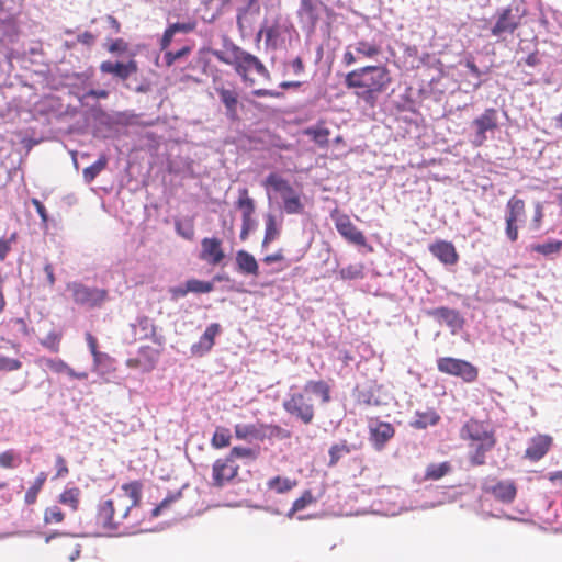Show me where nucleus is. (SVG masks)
<instances>
[{"label": "nucleus", "instance_id": "obj_39", "mask_svg": "<svg viewBox=\"0 0 562 562\" xmlns=\"http://www.w3.org/2000/svg\"><path fill=\"white\" fill-rule=\"evenodd\" d=\"M61 334L50 331L47 336L40 340V344L53 353H57L60 349Z\"/></svg>", "mask_w": 562, "mask_h": 562}, {"label": "nucleus", "instance_id": "obj_62", "mask_svg": "<svg viewBox=\"0 0 562 562\" xmlns=\"http://www.w3.org/2000/svg\"><path fill=\"white\" fill-rule=\"evenodd\" d=\"M11 322L14 324V326L18 327V330L21 333V335H23V336L30 335L27 324L23 318H14Z\"/></svg>", "mask_w": 562, "mask_h": 562}, {"label": "nucleus", "instance_id": "obj_34", "mask_svg": "<svg viewBox=\"0 0 562 562\" xmlns=\"http://www.w3.org/2000/svg\"><path fill=\"white\" fill-rule=\"evenodd\" d=\"M231 431L225 427H216L213 437L211 439V445L215 449H222L228 447L231 445Z\"/></svg>", "mask_w": 562, "mask_h": 562}, {"label": "nucleus", "instance_id": "obj_32", "mask_svg": "<svg viewBox=\"0 0 562 562\" xmlns=\"http://www.w3.org/2000/svg\"><path fill=\"white\" fill-rule=\"evenodd\" d=\"M236 205L241 211V217L252 216L255 212V202L249 196L247 189L240 190Z\"/></svg>", "mask_w": 562, "mask_h": 562}, {"label": "nucleus", "instance_id": "obj_28", "mask_svg": "<svg viewBox=\"0 0 562 562\" xmlns=\"http://www.w3.org/2000/svg\"><path fill=\"white\" fill-rule=\"evenodd\" d=\"M452 470L451 463L445 461L441 463H430L427 465L425 471V480L437 481L446 476Z\"/></svg>", "mask_w": 562, "mask_h": 562}, {"label": "nucleus", "instance_id": "obj_58", "mask_svg": "<svg viewBox=\"0 0 562 562\" xmlns=\"http://www.w3.org/2000/svg\"><path fill=\"white\" fill-rule=\"evenodd\" d=\"M173 36H175V33L168 26L165 30L162 37L160 40V49L161 50H167V48L170 46V44L172 42Z\"/></svg>", "mask_w": 562, "mask_h": 562}, {"label": "nucleus", "instance_id": "obj_2", "mask_svg": "<svg viewBox=\"0 0 562 562\" xmlns=\"http://www.w3.org/2000/svg\"><path fill=\"white\" fill-rule=\"evenodd\" d=\"M392 81L390 70L384 65H368L356 68L345 76V86L366 105L374 108L378 97Z\"/></svg>", "mask_w": 562, "mask_h": 562}, {"label": "nucleus", "instance_id": "obj_15", "mask_svg": "<svg viewBox=\"0 0 562 562\" xmlns=\"http://www.w3.org/2000/svg\"><path fill=\"white\" fill-rule=\"evenodd\" d=\"M100 71L103 74H111L119 78L120 80L125 81L132 75L138 72V64L135 59H130L127 63L115 61L112 63L110 60L102 61L100 64Z\"/></svg>", "mask_w": 562, "mask_h": 562}, {"label": "nucleus", "instance_id": "obj_53", "mask_svg": "<svg viewBox=\"0 0 562 562\" xmlns=\"http://www.w3.org/2000/svg\"><path fill=\"white\" fill-rule=\"evenodd\" d=\"M169 29L172 30V32L175 34L178 32L189 33L195 29V23L194 22H187V23L177 22V23L169 25Z\"/></svg>", "mask_w": 562, "mask_h": 562}, {"label": "nucleus", "instance_id": "obj_16", "mask_svg": "<svg viewBox=\"0 0 562 562\" xmlns=\"http://www.w3.org/2000/svg\"><path fill=\"white\" fill-rule=\"evenodd\" d=\"M221 330L222 328L218 323H212L209 325L199 341L191 346V353L193 356L202 357L211 351L215 344V337L221 333Z\"/></svg>", "mask_w": 562, "mask_h": 562}, {"label": "nucleus", "instance_id": "obj_1", "mask_svg": "<svg viewBox=\"0 0 562 562\" xmlns=\"http://www.w3.org/2000/svg\"><path fill=\"white\" fill-rule=\"evenodd\" d=\"M143 484L139 481L125 483L120 492L98 504L93 521L98 533H111L125 526L132 510L140 505Z\"/></svg>", "mask_w": 562, "mask_h": 562}, {"label": "nucleus", "instance_id": "obj_49", "mask_svg": "<svg viewBox=\"0 0 562 562\" xmlns=\"http://www.w3.org/2000/svg\"><path fill=\"white\" fill-rule=\"evenodd\" d=\"M106 49L111 54H125L128 49V43L123 38L111 40Z\"/></svg>", "mask_w": 562, "mask_h": 562}, {"label": "nucleus", "instance_id": "obj_52", "mask_svg": "<svg viewBox=\"0 0 562 562\" xmlns=\"http://www.w3.org/2000/svg\"><path fill=\"white\" fill-rule=\"evenodd\" d=\"M340 276L344 279H357L362 276V270L359 266H348L340 270Z\"/></svg>", "mask_w": 562, "mask_h": 562}, {"label": "nucleus", "instance_id": "obj_21", "mask_svg": "<svg viewBox=\"0 0 562 562\" xmlns=\"http://www.w3.org/2000/svg\"><path fill=\"white\" fill-rule=\"evenodd\" d=\"M426 314L439 323H445L451 328H460L463 324V319L460 313L449 307H437L428 310Z\"/></svg>", "mask_w": 562, "mask_h": 562}, {"label": "nucleus", "instance_id": "obj_4", "mask_svg": "<svg viewBox=\"0 0 562 562\" xmlns=\"http://www.w3.org/2000/svg\"><path fill=\"white\" fill-rule=\"evenodd\" d=\"M330 392L331 387L326 381L308 380L301 392L290 394L289 398L283 402V408L291 416L308 425L315 416V408L310 394L318 396L323 404H327L331 401Z\"/></svg>", "mask_w": 562, "mask_h": 562}, {"label": "nucleus", "instance_id": "obj_54", "mask_svg": "<svg viewBox=\"0 0 562 562\" xmlns=\"http://www.w3.org/2000/svg\"><path fill=\"white\" fill-rule=\"evenodd\" d=\"M251 94L255 97H259V98L269 97V98H277V99L283 98V95H284L280 91L269 90V89H256V90L251 91Z\"/></svg>", "mask_w": 562, "mask_h": 562}, {"label": "nucleus", "instance_id": "obj_50", "mask_svg": "<svg viewBox=\"0 0 562 562\" xmlns=\"http://www.w3.org/2000/svg\"><path fill=\"white\" fill-rule=\"evenodd\" d=\"M56 474L55 479L65 477L69 473L67 461L63 456H57L55 459Z\"/></svg>", "mask_w": 562, "mask_h": 562}, {"label": "nucleus", "instance_id": "obj_64", "mask_svg": "<svg viewBox=\"0 0 562 562\" xmlns=\"http://www.w3.org/2000/svg\"><path fill=\"white\" fill-rule=\"evenodd\" d=\"M86 341L88 344L90 352L91 353H97V351H98V340H97V338L92 334L87 333L86 334Z\"/></svg>", "mask_w": 562, "mask_h": 562}, {"label": "nucleus", "instance_id": "obj_12", "mask_svg": "<svg viewBox=\"0 0 562 562\" xmlns=\"http://www.w3.org/2000/svg\"><path fill=\"white\" fill-rule=\"evenodd\" d=\"M482 491L502 503H510L516 496V486L512 481L486 479L482 484Z\"/></svg>", "mask_w": 562, "mask_h": 562}, {"label": "nucleus", "instance_id": "obj_36", "mask_svg": "<svg viewBox=\"0 0 562 562\" xmlns=\"http://www.w3.org/2000/svg\"><path fill=\"white\" fill-rule=\"evenodd\" d=\"M175 228L178 235L187 240H193L195 235L194 222L192 218L178 220L175 223Z\"/></svg>", "mask_w": 562, "mask_h": 562}, {"label": "nucleus", "instance_id": "obj_6", "mask_svg": "<svg viewBox=\"0 0 562 562\" xmlns=\"http://www.w3.org/2000/svg\"><path fill=\"white\" fill-rule=\"evenodd\" d=\"M67 290L71 293L74 303L89 308L102 306L109 297L108 290L90 288L81 282H69L67 284Z\"/></svg>", "mask_w": 562, "mask_h": 562}, {"label": "nucleus", "instance_id": "obj_59", "mask_svg": "<svg viewBox=\"0 0 562 562\" xmlns=\"http://www.w3.org/2000/svg\"><path fill=\"white\" fill-rule=\"evenodd\" d=\"M77 41L81 44H85L87 46H91L95 42V35H93L91 32L86 31L77 36Z\"/></svg>", "mask_w": 562, "mask_h": 562}, {"label": "nucleus", "instance_id": "obj_37", "mask_svg": "<svg viewBox=\"0 0 562 562\" xmlns=\"http://www.w3.org/2000/svg\"><path fill=\"white\" fill-rule=\"evenodd\" d=\"M314 502L315 498L312 492L310 490L304 491L303 494L293 502L292 507L288 513V517L292 518L295 513L304 509Z\"/></svg>", "mask_w": 562, "mask_h": 562}, {"label": "nucleus", "instance_id": "obj_9", "mask_svg": "<svg viewBox=\"0 0 562 562\" xmlns=\"http://www.w3.org/2000/svg\"><path fill=\"white\" fill-rule=\"evenodd\" d=\"M473 128L472 144L476 147L482 146L486 140V132L494 131L497 127V111L495 109H486L480 116L471 123Z\"/></svg>", "mask_w": 562, "mask_h": 562}, {"label": "nucleus", "instance_id": "obj_61", "mask_svg": "<svg viewBox=\"0 0 562 562\" xmlns=\"http://www.w3.org/2000/svg\"><path fill=\"white\" fill-rule=\"evenodd\" d=\"M282 260H284V255L281 249H279L278 251H276L271 255H268L263 258V262L267 265H271L273 262H278V261H282Z\"/></svg>", "mask_w": 562, "mask_h": 562}, {"label": "nucleus", "instance_id": "obj_26", "mask_svg": "<svg viewBox=\"0 0 562 562\" xmlns=\"http://www.w3.org/2000/svg\"><path fill=\"white\" fill-rule=\"evenodd\" d=\"M81 491L79 487L65 488L58 496V503L70 508L71 512H77L80 506Z\"/></svg>", "mask_w": 562, "mask_h": 562}, {"label": "nucleus", "instance_id": "obj_20", "mask_svg": "<svg viewBox=\"0 0 562 562\" xmlns=\"http://www.w3.org/2000/svg\"><path fill=\"white\" fill-rule=\"evenodd\" d=\"M553 446V437L547 434H538L529 440V460L539 461Z\"/></svg>", "mask_w": 562, "mask_h": 562}, {"label": "nucleus", "instance_id": "obj_42", "mask_svg": "<svg viewBox=\"0 0 562 562\" xmlns=\"http://www.w3.org/2000/svg\"><path fill=\"white\" fill-rule=\"evenodd\" d=\"M192 52V46H183L177 52L166 50L164 55V60L166 66H172L178 59L184 58Z\"/></svg>", "mask_w": 562, "mask_h": 562}, {"label": "nucleus", "instance_id": "obj_43", "mask_svg": "<svg viewBox=\"0 0 562 562\" xmlns=\"http://www.w3.org/2000/svg\"><path fill=\"white\" fill-rule=\"evenodd\" d=\"M350 452V448L346 442L337 443L331 446L329 449V465L333 467L337 464V462L341 459L344 454H348Z\"/></svg>", "mask_w": 562, "mask_h": 562}, {"label": "nucleus", "instance_id": "obj_11", "mask_svg": "<svg viewBox=\"0 0 562 562\" xmlns=\"http://www.w3.org/2000/svg\"><path fill=\"white\" fill-rule=\"evenodd\" d=\"M239 467L227 456L215 460L212 465V485L221 488L238 475Z\"/></svg>", "mask_w": 562, "mask_h": 562}, {"label": "nucleus", "instance_id": "obj_8", "mask_svg": "<svg viewBox=\"0 0 562 562\" xmlns=\"http://www.w3.org/2000/svg\"><path fill=\"white\" fill-rule=\"evenodd\" d=\"M382 53V47L374 41L360 40L349 45L342 55L345 66H351L362 59H374Z\"/></svg>", "mask_w": 562, "mask_h": 562}, {"label": "nucleus", "instance_id": "obj_14", "mask_svg": "<svg viewBox=\"0 0 562 562\" xmlns=\"http://www.w3.org/2000/svg\"><path fill=\"white\" fill-rule=\"evenodd\" d=\"M215 91L220 97L221 102L225 106L226 116L228 120L235 122L239 120L238 115V92L236 89L227 88L223 82L215 85Z\"/></svg>", "mask_w": 562, "mask_h": 562}, {"label": "nucleus", "instance_id": "obj_22", "mask_svg": "<svg viewBox=\"0 0 562 562\" xmlns=\"http://www.w3.org/2000/svg\"><path fill=\"white\" fill-rule=\"evenodd\" d=\"M266 428L267 426L263 424H236L234 432L239 440H262L266 436Z\"/></svg>", "mask_w": 562, "mask_h": 562}, {"label": "nucleus", "instance_id": "obj_40", "mask_svg": "<svg viewBox=\"0 0 562 562\" xmlns=\"http://www.w3.org/2000/svg\"><path fill=\"white\" fill-rule=\"evenodd\" d=\"M265 186L272 188L274 191L281 194L285 189L289 190L290 183L278 173L272 172L266 178Z\"/></svg>", "mask_w": 562, "mask_h": 562}, {"label": "nucleus", "instance_id": "obj_5", "mask_svg": "<svg viewBox=\"0 0 562 562\" xmlns=\"http://www.w3.org/2000/svg\"><path fill=\"white\" fill-rule=\"evenodd\" d=\"M460 438L468 442V458L473 467L486 463V454L496 445L493 429L484 422L469 419L460 430Z\"/></svg>", "mask_w": 562, "mask_h": 562}, {"label": "nucleus", "instance_id": "obj_44", "mask_svg": "<svg viewBox=\"0 0 562 562\" xmlns=\"http://www.w3.org/2000/svg\"><path fill=\"white\" fill-rule=\"evenodd\" d=\"M228 458H232V461L235 462L236 459L238 458H246V459H256L257 458V453L254 449L251 448H246V447H240V446H237V447H234L231 449L229 453L227 454Z\"/></svg>", "mask_w": 562, "mask_h": 562}, {"label": "nucleus", "instance_id": "obj_7", "mask_svg": "<svg viewBox=\"0 0 562 562\" xmlns=\"http://www.w3.org/2000/svg\"><path fill=\"white\" fill-rule=\"evenodd\" d=\"M439 372L460 378L465 383H473L479 378V369L471 362L453 357H441L437 360Z\"/></svg>", "mask_w": 562, "mask_h": 562}, {"label": "nucleus", "instance_id": "obj_60", "mask_svg": "<svg viewBox=\"0 0 562 562\" xmlns=\"http://www.w3.org/2000/svg\"><path fill=\"white\" fill-rule=\"evenodd\" d=\"M169 292L175 300L184 297L189 293V290H187V282L183 285L171 288Z\"/></svg>", "mask_w": 562, "mask_h": 562}, {"label": "nucleus", "instance_id": "obj_45", "mask_svg": "<svg viewBox=\"0 0 562 562\" xmlns=\"http://www.w3.org/2000/svg\"><path fill=\"white\" fill-rule=\"evenodd\" d=\"M181 497V493H173L169 496H167L165 499H162L153 510H151V517L156 518L161 513L170 507L172 503L178 501Z\"/></svg>", "mask_w": 562, "mask_h": 562}, {"label": "nucleus", "instance_id": "obj_63", "mask_svg": "<svg viewBox=\"0 0 562 562\" xmlns=\"http://www.w3.org/2000/svg\"><path fill=\"white\" fill-rule=\"evenodd\" d=\"M291 68L295 75H301L305 70V66L303 59L301 57H296L291 61Z\"/></svg>", "mask_w": 562, "mask_h": 562}, {"label": "nucleus", "instance_id": "obj_56", "mask_svg": "<svg viewBox=\"0 0 562 562\" xmlns=\"http://www.w3.org/2000/svg\"><path fill=\"white\" fill-rule=\"evenodd\" d=\"M301 10L304 14H306L311 20H315V4L313 0H302Z\"/></svg>", "mask_w": 562, "mask_h": 562}, {"label": "nucleus", "instance_id": "obj_38", "mask_svg": "<svg viewBox=\"0 0 562 562\" xmlns=\"http://www.w3.org/2000/svg\"><path fill=\"white\" fill-rule=\"evenodd\" d=\"M279 233L280 232L276 223V217L272 214H268L266 218V231L262 240V246H267L273 240H276L279 236Z\"/></svg>", "mask_w": 562, "mask_h": 562}, {"label": "nucleus", "instance_id": "obj_46", "mask_svg": "<svg viewBox=\"0 0 562 562\" xmlns=\"http://www.w3.org/2000/svg\"><path fill=\"white\" fill-rule=\"evenodd\" d=\"M21 368H22V362L19 359L0 356V371L1 372L18 371Z\"/></svg>", "mask_w": 562, "mask_h": 562}, {"label": "nucleus", "instance_id": "obj_35", "mask_svg": "<svg viewBox=\"0 0 562 562\" xmlns=\"http://www.w3.org/2000/svg\"><path fill=\"white\" fill-rule=\"evenodd\" d=\"M65 513L57 505L48 506L43 514V521L46 525H58L65 520Z\"/></svg>", "mask_w": 562, "mask_h": 562}, {"label": "nucleus", "instance_id": "obj_51", "mask_svg": "<svg viewBox=\"0 0 562 562\" xmlns=\"http://www.w3.org/2000/svg\"><path fill=\"white\" fill-rule=\"evenodd\" d=\"M515 222H516V216H515L514 212L510 211L509 215L506 218V223H507L506 233H507V236L509 237V239L513 241L517 239V235H518L517 226L515 225Z\"/></svg>", "mask_w": 562, "mask_h": 562}, {"label": "nucleus", "instance_id": "obj_24", "mask_svg": "<svg viewBox=\"0 0 562 562\" xmlns=\"http://www.w3.org/2000/svg\"><path fill=\"white\" fill-rule=\"evenodd\" d=\"M517 26V21L515 16L512 14L510 9H505L501 13L497 22L492 29V34L495 36H499L503 33H512Z\"/></svg>", "mask_w": 562, "mask_h": 562}, {"label": "nucleus", "instance_id": "obj_27", "mask_svg": "<svg viewBox=\"0 0 562 562\" xmlns=\"http://www.w3.org/2000/svg\"><path fill=\"white\" fill-rule=\"evenodd\" d=\"M297 485L296 480H291L283 476H274L267 481V488L278 494H284Z\"/></svg>", "mask_w": 562, "mask_h": 562}, {"label": "nucleus", "instance_id": "obj_23", "mask_svg": "<svg viewBox=\"0 0 562 562\" xmlns=\"http://www.w3.org/2000/svg\"><path fill=\"white\" fill-rule=\"evenodd\" d=\"M236 266L240 273L258 277L259 265L256 258L248 251L241 249L236 254Z\"/></svg>", "mask_w": 562, "mask_h": 562}, {"label": "nucleus", "instance_id": "obj_41", "mask_svg": "<svg viewBox=\"0 0 562 562\" xmlns=\"http://www.w3.org/2000/svg\"><path fill=\"white\" fill-rule=\"evenodd\" d=\"M187 290L193 293H210L214 290V283L198 279H189L187 281Z\"/></svg>", "mask_w": 562, "mask_h": 562}, {"label": "nucleus", "instance_id": "obj_3", "mask_svg": "<svg viewBox=\"0 0 562 562\" xmlns=\"http://www.w3.org/2000/svg\"><path fill=\"white\" fill-rule=\"evenodd\" d=\"M212 55L218 61L232 66L241 81L248 87L255 85V79L250 77L251 71L257 72L267 80L271 77L268 68L257 56L243 49L228 38L224 41L223 49H213Z\"/></svg>", "mask_w": 562, "mask_h": 562}, {"label": "nucleus", "instance_id": "obj_47", "mask_svg": "<svg viewBox=\"0 0 562 562\" xmlns=\"http://www.w3.org/2000/svg\"><path fill=\"white\" fill-rule=\"evenodd\" d=\"M284 211L288 214H300L304 210V205L301 202L300 195L291 196V199L285 200L283 203Z\"/></svg>", "mask_w": 562, "mask_h": 562}, {"label": "nucleus", "instance_id": "obj_17", "mask_svg": "<svg viewBox=\"0 0 562 562\" xmlns=\"http://www.w3.org/2000/svg\"><path fill=\"white\" fill-rule=\"evenodd\" d=\"M429 251L445 265H456L459 255L451 241L437 240L429 246Z\"/></svg>", "mask_w": 562, "mask_h": 562}, {"label": "nucleus", "instance_id": "obj_48", "mask_svg": "<svg viewBox=\"0 0 562 562\" xmlns=\"http://www.w3.org/2000/svg\"><path fill=\"white\" fill-rule=\"evenodd\" d=\"M19 464V458L13 450H7L0 453V467L5 469L15 468Z\"/></svg>", "mask_w": 562, "mask_h": 562}, {"label": "nucleus", "instance_id": "obj_18", "mask_svg": "<svg viewBox=\"0 0 562 562\" xmlns=\"http://www.w3.org/2000/svg\"><path fill=\"white\" fill-rule=\"evenodd\" d=\"M370 440L376 450H382L385 443L395 435L392 424L379 422L375 426H370Z\"/></svg>", "mask_w": 562, "mask_h": 562}, {"label": "nucleus", "instance_id": "obj_13", "mask_svg": "<svg viewBox=\"0 0 562 562\" xmlns=\"http://www.w3.org/2000/svg\"><path fill=\"white\" fill-rule=\"evenodd\" d=\"M199 258L209 265L216 266L225 258L222 240L217 237H205L201 240Z\"/></svg>", "mask_w": 562, "mask_h": 562}, {"label": "nucleus", "instance_id": "obj_30", "mask_svg": "<svg viewBox=\"0 0 562 562\" xmlns=\"http://www.w3.org/2000/svg\"><path fill=\"white\" fill-rule=\"evenodd\" d=\"M562 249L561 240H549L543 244H533L531 250L544 257L557 255Z\"/></svg>", "mask_w": 562, "mask_h": 562}, {"label": "nucleus", "instance_id": "obj_31", "mask_svg": "<svg viewBox=\"0 0 562 562\" xmlns=\"http://www.w3.org/2000/svg\"><path fill=\"white\" fill-rule=\"evenodd\" d=\"M46 479V474L44 472H41L34 480L33 484L27 488L24 496V501L27 505H32L36 502L37 495L43 488Z\"/></svg>", "mask_w": 562, "mask_h": 562}, {"label": "nucleus", "instance_id": "obj_19", "mask_svg": "<svg viewBox=\"0 0 562 562\" xmlns=\"http://www.w3.org/2000/svg\"><path fill=\"white\" fill-rule=\"evenodd\" d=\"M40 366H45L55 373H66L69 378L86 380L88 379L87 372H76L71 367L68 366L63 359H53L47 357H41L36 360Z\"/></svg>", "mask_w": 562, "mask_h": 562}, {"label": "nucleus", "instance_id": "obj_55", "mask_svg": "<svg viewBox=\"0 0 562 562\" xmlns=\"http://www.w3.org/2000/svg\"><path fill=\"white\" fill-rule=\"evenodd\" d=\"M15 239V234H12L9 239L0 238V260H4L11 249V243Z\"/></svg>", "mask_w": 562, "mask_h": 562}, {"label": "nucleus", "instance_id": "obj_10", "mask_svg": "<svg viewBox=\"0 0 562 562\" xmlns=\"http://www.w3.org/2000/svg\"><path fill=\"white\" fill-rule=\"evenodd\" d=\"M331 218L337 232L347 241L357 246H366L367 238L364 234L356 227L347 214L334 212L331 213Z\"/></svg>", "mask_w": 562, "mask_h": 562}, {"label": "nucleus", "instance_id": "obj_25", "mask_svg": "<svg viewBox=\"0 0 562 562\" xmlns=\"http://www.w3.org/2000/svg\"><path fill=\"white\" fill-rule=\"evenodd\" d=\"M439 420L440 415L434 408H429L425 412L417 411L414 420L411 422V426L415 429H425L428 426L437 425Z\"/></svg>", "mask_w": 562, "mask_h": 562}, {"label": "nucleus", "instance_id": "obj_33", "mask_svg": "<svg viewBox=\"0 0 562 562\" xmlns=\"http://www.w3.org/2000/svg\"><path fill=\"white\" fill-rule=\"evenodd\" d=\"M305 134L310 136L319 146L328 145V137L330 135V131L323 125L308 127L305 130Z\"/></svg>", "mask_w": 562, "mask_h": 562}, {"label": "nucleus", "instance_id": "obj_57", "mask_svg": "<svg viewBox=\"0 0 562 562\" xmlns=\"http://www.w3.org/2000/svg\"><path fill=\"white\" fill-rule=\"evenodd\" d=\"M31 202L34 205V207L36 209V212L38 213L42 222L44 224H47V222H48V214H47V211H46L45 206L43 205V203L40 200H37L36 198H33L31 200Z\"/></svg>", "mask_w": 562, "mask_h": 562}, {"label": "nucleus", "instance_id": "obj_29", "mask_svg": "<svg viewBox=\"0 0 562 562\" xmlns=\"http://www.w3.org/2000/svg\"><path fill=\"white\" fill-rule=\"evenodd\" d=\"M108 157L105 154L99 156L98 160L83 169L82 175L87 182H92L97 176L106 168Z\"/></svg>", "mask_w": 562, "mask_h": 562}]
</instances>
